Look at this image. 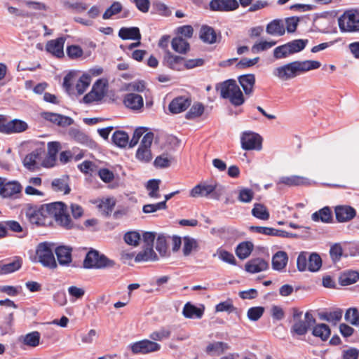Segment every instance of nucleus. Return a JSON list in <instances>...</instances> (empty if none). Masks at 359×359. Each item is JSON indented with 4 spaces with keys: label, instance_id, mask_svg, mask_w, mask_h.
I'll use <instances>...</instances> for the list:
<instances>
[{
    "label": "nucleus",
    "instance_id": "f257e3e1",
    "mask_svg": "<svg viewBox=\"0 0 359 359\" xmlns=\"http://www.w3.org/2000/svg\"><path fill=\"white\" fill-rule=\"evenodd\" d=\"M320 66V62L316 60H297L276 67L273 70V75L280 81H286L309 71L317 69Z\"/></svg>",
    "mask_w": 359,
    "mask_h": 359
},
{
    "label": "nucleus",
    "instance_id": "f03ea898",
    "mask_svg": "<svg viewBox=\"0 0 359 359\" xmlns=\"http://www.w3.org/2000/svg\"><path fill=\"white\" fill-rule=\"evenodd\" d=\"M225 187L222 184L212 182L208 183L203 182L194 187L189 191V196L192 198H210L219 200L224 194Z\"/></svg>",
    "mask_w": 359,
    "mask_h": 359
},
{
    "label": "nucleus",
    "instance_id": "7ed1b4c3",
    "mask_svg": "<svg viewBox=\"0 0 359 359\" xmlns=\"http://www.w3.org/2000/svg\"><path fill=\"white\" fill-rule=\"evenodd\" d=\"M222 97L229 99L234 106H240L244 103V97L239 86L233 79H229L219 83L217 86Z\"/></svg>",
    "mask_w": 359,
    "mask_h": 359
},
{
    "label": "nucleus",
    "instance_id": "20e7f679",
    "mask_svg": "<svg viewBox=\"0 0 359 359\" xmlns=\"http://www.w3.org/2000/svg\"><path fill=\"white\" fill-rule=\"evenodd\" d=\"M47 212L55 217L56 222L66 229L76 228V225L71 219L67 205L62 202H55L46 205Z\"/></svg>",
    "mask_w": 359,
    "mask_h": 359
},
{
    "label": "nucleus",
    "instance_id": "39448f33",
    "mask_svg": "<svg viewBox=\"0 0 359 359\" xmlns=\"http://www.w3.org/2000/svg\"><path fill=\"white\" fill-rule=\"evenodd\" d=\"M83 264L85 269H102L114 267L115 262L98 251L92 250L86 254Z\"/></svg>",
    "mask_w": 359,
    "mask_h": 359
},
{
    "label": "nucleus",
    "instance_id": "423d86ee",
    "mask_svg": "<svg viewBox=\"0 0 359 359\" xmlns=\"http://www.w3.org/2000/svg\"><path fill=\"white\" fill-rule=\"evenodd\" d=\"M338 25L341 32H359V11L351 9L345 11L338 18Z\"/></svg>",
    "mask_w": 359,
    "mask_h": 359
},
{
    "label": "nucleus",
    "instance_id": "0eeeda50",
    "mask_svg": "<svg viewBox=\"0 0 359 359\" xmlns=\"http://www.w3.org/2000/svg\"><path fill=\"white\" fill-rule=\"evenodd\" d=\"M53 245L48 243H39L36 248V255L38 261L46 267L55 269L57 263L53 254Z\"/></svg>",
    "mask_w": 359,
    "mask_h": 359
},
{
    "label": "nucleus",
    "instance_id": "6e6552de",
    "mask_svg": "<svg viewBox=\"0 0 359 359\" xmlns=\"http://www.w3.org/2000/svg\"><path fill=\"white\" fill-rule=\"evenodd\" d=\"M44 155V149H36L25 156L22 161L23 165L32 172L39 170L41 167L45 168Z\"/></svg>",
    "mask_w": 359,
    "mask_h": 359
},
{
    "label": "nucleus",
    "instance_id": "1a4fd4ad",
    "mask_svg": "<svg viewBox=\"0 0 359 359\" xmlns=\"http://www.w3.org/2000/svg\"><path fill=\"white\" fill-rule=\"evenodd\" d=\"M154 140V134L147 133L144 136L139 146L135 156L142 163H149L152 159L151 146Z\"/></svg>",
    "mask_w": 359,
    "mask_h": 359
},
{
    "label": "nucleus",
    "instance_id": "9d476101",
    "mask_svg": "<svg viewBox=\"0 0 359 359\" xmlns=\"http://www.w3.org/2000/svg\"><path fill=\"white\" fill-rule=\"evenodd\" d=\"M316 319L313 314L307 311L304 315V320H297L294 322L290 329V332L292 335L302 336L305 335L311 326L314 325Z\"/></svg>",
    "mask_w": 359,
    "mask_h": 359
},
{
    "label": "nucleus",
    "instance_id": "9b49d317",
    "mask_svg": "<svg viewBox=\"0 0 359 359\" xmlns=\"http://www.w3.org/2000/svg\"><path fill=\"white\" fill-rule=\"evenodd\" d=\"M262 137L252 132H244L241 137V147L244 150H260L262 149Z\"/></svg>",
    "mask_w": 359,
    "mask_h": 359
},
{
    "label": "nucleus",
    "instance_id": "f8f14e48",
    "mask_svg": "<svg viewBox=\"0 0 359 359\" xmlns=\"http://www.w3.org/2000/svg\"><path fill=\"white\" fill-rule=\"evenodd\" d=\"M130 348L134 353L145 354L158 351L161 348V345L155 341L144 339L131 344Z\"/></svg>",
    "mask_w": 359,
    "mask_h": 359
},
{
    "label": "nucleus",
    "instance_id": "ddd939ff",
    "mask_svg": "<svg viewBox=\"0 0 359 359\" xmlns=\"http://www.w3.org/2000/svg\"><path fill=\"white\" fill-rule=\"evenodd\" d=\"M250 229L252 231L266 235V236H277L281 238H295L297 237V234L290 233L283 230L276 229L271 227H264V226H250Z\"/></svg>",
    "mask_w": 359,
    "mask_h": 359
},
{
    "label": "nucleus",
    "instance_id": "4468645a",
    "mask_svg": "<svg viewBox=\"0 0 359 359\" xmlns=\"http://www.w3.org/2000/svg\"><path fill=\"white\" fill-rule=\"evenodd\" d=\"M123 104L127 108L136 112H140L144 107V100L140 95L130 93L125 95Z\"/></svg>",
    "mask_w": 359,
    "mask_h": 359
},
{
    "label": "nucleus",
    "instance_id": "2eb2a0df",
    "mask_svg": "<svg viewBox=\"0 0 359 359\" xmlns=\"http://www.w3.org/2000/svg\"><path fill=\"white\" fill-rule=\"evenodd\" d=\"M41 117L59 126L66 127L73 123L72 118L52 112H42Z\"/></svg>",
    "mask_w": 359,
    "mask_h": 359
},
{
    "label": "nucleus",
    "instance_id": "dca6fc26",
    "mask_svg": "<svg viewBox=\"0 0 359 359\" xmlns=\"http://www.w3.org/2000/svg\"><path fill=\"white\" fill-rule=\"evenodd\" d=\"M210 7L212 11H230L236 9L238 3L236 0H212Z\"/></svg>",
    "mask_w": 359,
    "mask_h": 359
},
{
    "label": "nucleus",
    "instance_id": "f3484780",
    "mask_svg": "<svg viewBox=\"0 0 359 359\" xmlns=\"http://www.w3.org/2000/svg\"><path fill=\"white\" fill-rule=\"evenodd\" d=\"M58 263L62 266H67L72 262V248L67 245H60L54 249Z\"/></svg>",
    "mask_w": 359,
    "mask_h": 359
},
{
    "label": "nucleus",
    "instance_id": "a211bd4d",
    "mask_svg": "<svg viewBox=\"0 0 359 359\" xmlns=\"http://www.w3.org/2000/svg\"><path fill=\"white\" fill-rule=\"evenodd\" d=\"M334 210L336 219L339 222L350 221L356 215L355 209L348 205H338L335 208Z\"/></svg>",
    "mask_w": 359,
    "mask_h": 359
},
{
    "label": "nucleus",
    "instance_id": "6ab92c4d",
    "mask_svg": "<svg viewBox=\"0 0 359 359\" xmlns=\"http://www.w3.org/2000/svg\"><path fill=\"white\" fill-rule=\"evenodd\" d=\"M191 105V100L186 97H177L169 104L168 109L172 114H179L185 111Z\"/></svg>",
    "mask_w": 359,
    "mask_h": 359
},
{
    "label": "nucleus",
    "instance_id": "aec40b11",
    "mask_svg": "<svg viewBox=\"0 0 359 359\" xmlns=\"http://www.w3.org/2000/svg\"><path fill=\"white\" fill-rule=\"evenodd\" d=\"M27 219L33 224L40 225L43 222V216L40 209L36 206L27 205L24 209Z\"/></svg>",
    "mask_w": 359,
    "mask_h": 359
},
{
    "label": "nucleus",
    "instance_id": "412c9836",
    "mask_svg": "<svg viewBox=\"0 0 359 359\" xmlns=\"http://www.w3.org/2000/svg\"><path fill=\"white\" fill-rule=\"evenodd\" d=\"M65 39L64 37H60L55 40L48 41L46 44V50L53 54V55L61 57L64 55V44Z\"/></svg>",
    "mask_w": 359,
    "mask_h": 359
},
{
    "label": "nucleus",
    "instance_id": "4be33fe9",
    "mask_svg": "<svg viewBox=\"0 0 359 359\" xmlns=\"http://www.w3.org/2000/svg\"><path fill=\"white\" fill-rule=\"evenodd\" d=\"M48 154L45 159V168H51L55 165L56 156L60 149L58 142H50L48 143Z\"/></svg>",
    "mask_w": 359,
    "mask_h": 359
},
{
    "label": "nucleus",
    "instance_id": "5701e85b",
    "mask_svg": "<svg viewBox=\"0 0 359 359\" xmlns=\"http://www.w3.org/2000/svg\"><path fill=\"white\" fill-rule=\"evenodd\" d=\"M22 187L18 181L6 180L4 191H2V198L15 197L17 194L22 191Z\"/></svg>",
    "mask_w": 359,
    "mask_h": 359
},
{
    "label": "nucleus",
    "instance_id": "b1692460",
    "mask_svg": "<svg viewBox=\"0 0 359 359\" xmlns=\"http://www.w3.org/2000/svg\"><path fill=\"white\" fill-rule=\"evenodd\" d=\"M268 263L261 258L251 259L245 266V270L251 273H259L268 269Z\"/></svg>",
    "mask_w": 359,
    "mask_h": 359
},
{
    "label": "nucleus",
    "instance_id": "393cba45",
    "mask_svg": "<svg viewBox=\"0 0 359 359\" xmlns=\"http://www.w3.org/2000/svg\"><path fill=\"white\" fill-rule=\"evenodd\" d=\"M118 36L123 40H141V34L137 27H121L118 31Z\"/></svg>",
    "mask_w": 359,
    "mask_h": 359
},
{
    "label": "nucleus",
    "instance_id": "a878e982",
    "mask_svg": "<svg viewBox=\"0 0 359 359\" xmlns=\"http://www.w3.org/2000/svg\"><path fill=\"white\" fill-rule=\"evenodd\" d=\"M165 62L170 69L180 71L184 69V57L172 55L170 51H167L165 55Z\"/></svg>",
    "mask_w": 359,
    "mask_h": 359
},
{
    "label": "nucleus",
    "instance_id": "bb28decb",
    "mask_svg": "<svg viewBox=\"0 0 359 359\" xmlns=\"http://www.w3.org/2000/svg\"><path fill=\"white\" fill-rule=\"evenodd\" d=\"M40 339V333L37 331H33L25 335H21L18 341L25 346L34 348L39 345Z\"/></svg>",
    "mask_w": 359,
    "mask_h": 359
},
{
    "label": "nucleus",
    "instance_id": "cd10ccee",
    "mask_svg": "<svg viewBox=\"0 0 359 359\" xmlns=\"http://www.w3.org/2000/svg\"><path fill=\"white\" fill-rule=\"evenodd\" d=\"M182 313L187 318L200 319L204 313V308L196 307L191 303L187 302L183 308Z\"/></svg>",
    "mask_w": 359,
    "mask_h": 359
},
{
    "label": "nucleus",
    "instance_id": "c85d7f7f",
    "mask_svg": "<svg viewBox=\"0 0 359 359\" xmlns=\"http://www.w3.org/2000/svg\"><path fill=\"white\" fill-rule=\"evenodd\" d=\"M287 261V253L284 251H278L272 257V268L276 271H282L285 268Z\"/></svg>",
    "mask_w": 359,
    "mask_h": 359
},
{
    "label": "nucleus",
    "instance_id": "c756f323",
    "mask_svg": "<svg viewBox=\"0 0 359 359\" xmlns=\"http://www.w3.org/2000/svg\"><path fill=\"white\" fill-rule=\"evenodd\" d=\"M239 83L242 86L246 95H250L253 91L255 83V77L254 74H245L239 76Z\"/></svg>",
    "mask_w": 359,
    "mask_h": 359
},
{
    "label": "nucleus",
    "instance_id": "7c9ffc66",
    "mask_svg": "<svg viewBox=\"0 0 359 359\" xmlns=\"http://www.w3.org/2000/svg\"><path fill=\"white\" fill-rule=\"evenodd\" d=\"M312 334L322 341H325L328 339L331 334L330 327L324 323L316 325L312 330Z\"/></svg>",
    "mask_w": 359,
    "mask_h": 359
},
{
    "label": "nucleus",
    "instance_id": "2f4dec72",
    "mask_svg": "<svg viewBox=\"0 0 359 359\" xmlns=\"http://www.w3.org/2000/svg\"><path fill=\"white\" fill-rule=\"evenodd\" d=\"M28 128L27 123L20 119L8 121L6 134L18 133L25 131Z\"/></svg>",
    "mask_w": 359,
    "mask_h": 359
},
{
    "label": "nucleus",
    "instance_id": "473e14b6",
    "mask_svg": "<svg viewBox=\"0 0 359 359\" xmlns=\"http://www.w3.org/2000/svg\"><path fill=\"white\" fill-rule=\"evenodd\" d=\"M319 318L336 325L342 318V310L337 309L334 311H324L318 313Z\"/></svg>",
    "mask_w": 359,
    "mask_h": 359
},
{
    "label": "nucleus",
    "instance_id": "72a5a7b5",
    "mask_svg": "<svg viewBox=\"0 0 359 359\" xmlns=\"http://www.w3.org/2000/svg\"><path fill=\"white\" fill-rule=\"evenodd\" d=\"M311 219L314 222H322L324 223H329L332 219V214L329 207H324L323 208L315 212L311 215Z\"/></svg>",
    "mask_w": 359,
    "mask_h": 359
},
{
    "label": "nucleus",
    "instance_id": "f704fd0d",
    "mask_svg": "<svg viewBox=\"0 0 359 359\" xmlns=\"http://www.w3.org/2000/svg\"><path fill=\"white\" fill-rule=\"evenodd\" d=\"M266 31L272 36H283L285 34V28L280 20H274L267 25Z\"/></svg>",
    "mask_w": 359,
    "mask_h": 359
},
{
    "label": "nucleus",
    "instance_id": "c9c22d12",
    "mask_svg": "<svg viewBox=\"0 0 359 359\" xmlns=\"http://www.w3.org/2000/svg\"><path fill=\"white\" fill-rule=\"evenodd\" d=\"M306 183V179L297 176V175H292V176H284L281 177L277 183V184H283L289 187L292 186H299L302 185Z\"/></svg>",
    "mask_w": 359,
    "mask_h": 359
},
{
    "label": "nucleus",
    "instance_id": "e433bc0d",
    "mask_svg": "<svg viewBox=\"0 0 359 359\" xmlns=\"http://www.w3.org/2000/svg\"><path fill=\"white\" fill-rule=\"evenodd\" d=\"M200 38L203 41L211 44L216 42L217 35L212 27L204 25L201 28Z\"/></svg>",
    "mask_w": 359,
    "mask_h": 359
},
{
    "label": "nucleus",
    "instance_id": "4c0bfd02",
    "mask_svg": "<svg viewBox=\"0 0 359 359\" xmlns=\"http://www.w3.org/2000/svg\"><path fill=\"white\" fill-rule=\"evenodd\" d=\"M254 245L250 241L241 243L236 249V254L241 259H246L250 256Z\"/></svg>",
    "mask_w": 359,
    "mask_h": 359
},
{
    "label": "nucleus",
    "instance_id": "58836bf2",
    "mask_svg": "<svg viewBox=\"0 0 359 359\" xmlns=\"http://www.w3.org/2000/svg\"><path fill=\"white\" fill-rule=\"evenodd\" d=\"M251 213L255 217L261 220H268L270 217V213L267 208L262 203H255Z\"/></svg>",
    "mask_w": 359,
    "mask_h": 359
},
{
    "label": "nucleus",
    "instance_id": "ea45409f",
    "mask_svg": "<svg viewBox=\"0 0 359 359\" xmlns=\"http://www.w3.org/2000/svg\"><path fill=\"white\" fill-rule=\"evenodd\" d=\"M113 143L118 147H126L129 144V136L127 133L122 130H116L111 137Z\"/></svg>",
    "mask_w": 359,
    "mask_h": 359
},
{
    "label": "nucleus",
    "instance_id": "a19ab883",
    "mask_svg": "<svg viewBox=\"0 0 359 359\" xmlns=\"http://www.w3.org/2000/svg\"><path fill=\"white\" fill-rule=\"evenodd\" d=\"M157 255L154 251L152 248L145 247L144 250L140 252H139L135 258V261L136 262H147V261H155L156 260Z\"/></svg>",
    "mask_w": 359,
    "mask_h": 359
},
{
    "label": "nucleus",
    "instance_id": "79ce46f5",
    "mask_svg": "<svg viewBox=\"0 0 359 359\" xmlns=\"http://www.w3.org/2000/svg\"><path fill=\"white\" fill-rule=\"evenodd\" d=\"M308 42V39H295L287 43L286 46L291 55L304 50Z\"/></svg>",
    "mask_w": 359,
    "mask_h": 359
},
{
    "label": "nucleus",
    "instance_id": "37998d69",
    "mask_svg": "<svg viewBox=\"0 0 359 359\" xmlns=\"http://www.w3.org/2000/svg\"><path fill=\"white\" fill-rule=\"evenodd\" d=\"M172 49L179 53H186L189 49V43L182 37H175L172 40Z\"/></svg>",
    "mask_w": 359,
    "mask_h": 359
},
{
    "label": "nucleus",
    "instance_id": "c03bdc74",
    "mask_svg": "<svg viewBox=\"0 0 359 359\" xmlns=\"http://www.w3.org/2000/svg\"><path fill=\"white\" fill-rule=\"evenodd\" d=\"M174 161L175 158L172 155L163 153L156 158L154 165L156 168H165L169 167Z\"/></svg>",
    "mask_w": 359,
    "mask_h": 359
},
{
    "label": "nucleus",
    "instance_id": "a18cd8bd",
    "mask_svg": "<svg viewBox=\"0 0 359 359\" xmlns=\"http://www.w3.org/2000/svg\"><path fill=\"white\" fill-rule=\"evenodd\" d=\"M21 267V262L15 260L8 263L0 262V275L13 273Z\"/></svg>",
    "mask_w": 359,
    "mask_h": 359
},
{
    "label": "nucleus",
    "instance_id": "49530a36",
    "mask_svg": "<svg viewBox=\"0 0 359 359\" xmlns=\"http://www.w3.org/2000/svg\"><path fill=\"white\" fill-rule=\"evenodd\" d=\"M198 248V243L196 239L189 236H184L183 238V254L184 256L189 255L193 251L196 250Z\"/></svg>",
    "mask_w": 359,
    "mask_h": 359
},
{
    "label": "nucleus",
    "instance_id": "de8ad7c7",
    "mask_svg": "<svg viewBox=\"0 0 359 359\" xmlns=\"http://www.w3.org/2000/svg\"><path fill=\"white\" fill-rule=\"evenodd\" d=\"M161 183L160 180H150L148 181L146 188L148 191V195L149 197L153 198H158L160 197L159 194V184Z\"/></svg>",
    "mask_w": 359,
    "mask_h": 359
},
{
    "label": "nucleus",
    "instance_id": "09e8293b",
    "mask_svg": "<svg viewBox=\"0 0 359 359\" xmlns=\"http://www.w3.org/2000/svg\"><path fill=\"white\" fill-rule=\"evenodd\" d=\"M204 110L205 108L202 103H194L186 114V118L189 120L198 118L203 114Z\"/></svg>",
    "mask_w": 359,
    "mask_h": 359
},
{
    "label": "nucleus",
    "instance_id": "8fccbe9b",
    "mask_svg": "<svg viewBox=\"0 0 359 359\" xmlns=\"http://www.w3.org/2000/svg\"><path fill=\"white\" fill-rule=\"evenodd\" d=\"M63 7L66 9H72L75 11L77 13H82L87 10L88 5L81 1H78L75 2H71L69 1H64L62 2Z\"/></svg>",
    "mask_w": 359,
    "mask_h": 359
},
{
    "label": "nucleus",
    "instance_id": "3c124183",
    "mask_svg": "<svg viewBox=\"0 0 359 359\" xmlns=\"http://www.w3.org/2000/svg\"><path fill=\"white\" fill-rule=\"evenodd\" d=\"M309 271L312 272L318 271L322 266L320 257L316 253L309 255Z\"/></svg>",
    "mask_w": 359,
    "mask_h": 359
},
{
    "label": "nucleus",
    "instance_id": "603ef678",
    "mask_svg": "<svg viewBox=\"0 0 359 359\" xmlns=\"http://www.w3.org/2000/svg\"><path fill=\"white\" fill-rule=\"evenodd\" d=\"M170 334L171 332L169 328L163 327L151 332L149 335V338L153 341H162L163 339L169 338Z\"/></svg>",
    "mask_w": 359,
    "mask_h": 359
},
{
    "label": "nucleus",
    "instance_id": "864d4df0",
    "mask_svg": "<svg viewBox=\"0 0 359 359\" xmlns=\"http://www.w3.org/2000/svg\"><path fill=\"white\" fill-rule=\"evenodd\" d=\"M276 43V41H261L259 42L255 43L251 48V51L253 53H258L262 51L266 50L271 48H272L273 46H275Z\"/></svg>",
    "mask_w": 359,
    "mask_h": 359
},
{
    "label": "nucleus",
    "instance_id": "5fc2aeb1",
    "mask_svg": "<svg viewBox=\"0 0 359 359\" xmlns=\"http://www.w3.org/2000/svg\"><path fill=\"white\" fill-rule=\"evenodd\" d=\"M254 191L249 188H241L239 190L238 200L242 203H250L254 198Z\"/></svg>",
    "mask_w": 359,
    "mask_h": 359
},
{
    "label": "nucleus",
    "instance_id": "6e6d98bb",
    "mask_svg": "<svg viewBox=\"0 0 359 359\" xmlns=\"http://www.w3.org/2000/svg\"><path fill=\"white\" fill-rule=\"evenodd\" d=\"M90 83V77L88 75L83 74L79 79L76 89L79 95H82Z\"/></svg>",
    "mask_w": 359,
    "mask_h": 359
},
{
    "label": "nucleus",
    "instance_id": "4d7b16f0",
    "mask_svg": "<svg viewBox=\"0 0 359 359\" xmlns=\"http://www.w3.org/2000/svg\"><path fill=\"white\" fill-rule=\"evenodd\" d=\"M122 11V5L118 1L114 2L109 8H108L102 15L104 20L111 18L113 15L119 13Z\"/></svg>",
    "mask_w": 359,
    "mask_h": 359
},
{
    "label": "nucleus",
    "instance_id": "13d9d810",
    "mask_svg": "<svg viewBox=\"0 0 359 359\" xmlns=\"http://www.w3.org/2000/svg\"><path fill=\"white\" fill-rule=\"evenodd\" d=\"M345 320L353 325H359V311L355 308L348 309L345 313Z\"/></svg>",
    "mask_w": 359,
    "mask_h": 359
},
{
    "label": "nucleus",
    "instance_id": "bf43d9fd",
    "mask_svg": "<svg viewBox=\"0 0 359 359\" xmlns=\"http://www.w3.org/2000/svg\"><path fill=\"white\" fill-rule=\"evenodd\" d=\"M359 279V273L355 271L344 273L340 277V282L342 285H349L355 283Z\"/></svg>",
    "mask_w": 359,
    "mask_h": 359
},
{
    "label": "nucleus",
    "instance_id": "052dcab7",
    "mask_svg": "<svg viewBox=\"0 0 359 359\" xmlns=\"http://www.w3.org/2000/svg\"><path fill=\"white\" fill-rule=\"evenodd\" d=\"M78 168L81 172L89 175H92L97 170V165L90 161H83L78 165Z\"/></svg>",
    "mask_w": 359,
    "mask_h": 359
},
{
    "label": "nucleus",
    "instance_id": "680f3d73",
    "mask_svg": "<svg viewBox=\"0 0 359 359\" xmlns=\"http://www.w3.org/2000/svg\"><path fill=\"white\" fill-rule=\"evenodd\" d=\"M309 254L305 252H302L297 260V269L300 271H305L309 270Z\"/></svg>",
    "mask_w": 359,
    "mask_h": 359
},
{
    "label": "nucleus",
    "instance_id": "e2e57ef3",
    "mask_svg": "<svg viewBox=\"0 0 359 359\" xmlns=\"http://www.w3.org/2000/svg\"><path fill=\"white\" fill-rule=\"evenodd\" d=\"M52 187L56 191H63L68 194L70 191L67 182L64 179H55L52 182Z\"/></svg>",
    "mask_w": 359,
    "mask_h": 359
},
{
    "label": "nucleus",
    "instance_id": "0e129e2a",
    "mask_svg": "<svg viewBox=\"0 0 359 359\" xmlns=\"http://www.w3.org/2000/svg\"><path fill=\"white\" fill-rule=\"evenodd\" d=\"M330 255L334 262L339 261L343 255V249L340 243L332 245L330 250Z\"/></svg>",
    "mask_w": 359,
    "mask_h": 359
},
{
    "label": "nucleus",
    "instance_id": "69168bd1",
    "mask_svg": "<svg viewBox=\"0 0 359 359\" xmlns=\"http://www.w3.org/2000/svg\"><path fill=\"white\" fill-rule=\"evenodd\" d=\"M125 242L130 245L137 246L140 241V234L137 231H129L124 235Z\"/></svg>",
    "mask_w": 359,
    "mask_h": 359
},
{
    "label": "nucleus",
    "instance_id": "338daca9",
    "mask_svg": "<svg viewBox=\"0 0 359 359\" xmlns=\"http://www.w3.org/2000/svg\"><path fill=\"white\" fill-rule=\"evenodd\" d=\"M219 258L224 262L231 265L236 264V260L233 255L226 250L219 249L217 252Z\"/></svg>",
    "mask_w": 359,
    "mask_h": 359
},
{
    "label": "nucleus",
    "instance_id": "774afa93",
    "mask_svg": "<svg viewBox=\"0 0 359 359\" xmlns=\"http://www.w3.org/2000/svg\"><path fill=\"white\" fill-rule=\"evenodd\" d=\"M264 309L262 306H256L250 308L248 311V317L250 320L257 321L263 315Z\"/></svg>",
    "mask_w": 359,
    "mask_h": 359
}]
</instances>
